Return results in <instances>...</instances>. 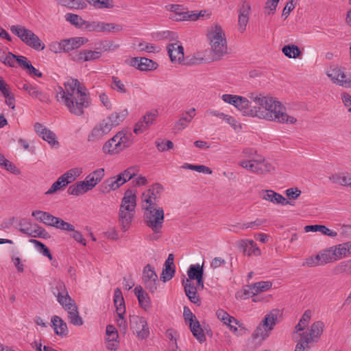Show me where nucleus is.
Segmentation results:
<instances>
[{"label": "nucleus", "instance_id": "f257e3e1", "mask_svg": "<svg viewBox=\"0 0 351 351\" xmlns=\"http://www.w3.org/2000/svg\"><path fill=\"white\" fill-rule=\"evenodd\" d=\"M56 100L75 116H82L90 104L87 88L78 80L69 78L55 89Z\"/></svg>", "mask_w": 351, "mask_h": 351}, {"label": "nucleus", "instance_id": "f03ea898", "mask_svg": "<svg viewBox=\"0 0 351 351\" xmlns=\"http://www.w3.org/2000/svg\"><path fill=\"white\" fill-rule=\"evenodd\" d=\"M251 99L258 106H256L254 117L278 123L294 124L296 123L297 119L289 115L285 106L276 98L259 95L255 97L252 95Z\"/></svg>", "mask_w": 351, "mask_h": 351}, {"label": "nucleus", "instance_id": "7ed1b4c3", "mask_svg": "<svg viewBox=\"0 0 351 351\" xmlns=\"http://www.w3.org/2000/svg\"><path fill=\"white\" fill-rule=\"evenodd\" d=\"M311 317V311L306 310L295 327L296 332L300 336L295 351L309 350L311 348V343H317L322 336L324 324L321 321L314 322L309 330H304L310 322Z\"/></svg>", "mask_w": 351, "mask_h": 351}, {"label": "nucleus", "instance_id": "20e7f679", "mask_svg": "<svg viewBox=\"0 0 351 351\" xmlns=\"http://www.w3.org/2000/svg\"><path fill=\"white\" fill-rule=\"evenodd\" d=\"M136 206V193L131 189L126 190L119 210V223L123 232L130 229L134 217Z\"/></svg>", "mask_w": 351, "mask_h": 351}, {"label": "nucleus", "instance_id": "39448f33", "mask_svg": "<svg viewBox=\"0 0 351 351\" xmlns=\"http://www.w3.org/2000/svg\"><path fill=\"white\" fill-rule=\"evenodd\" d=\"M207 37L210 46L212 60L217 61L228 53L226 34L222 27L215 24L208 29Z\"/></svg>", "mask_w": 351, "mask_h": 351}, {"label": "nucleus", "instance_id": "423d86ee", "mask_svg": "<svg viewBox=\"0 0 351 351\" xmlns=\"http://www.w3.org/2000/svg\"><path fill=\"white\" fill-rule=\"evenodd\" d=\"M279 315L280 311L278 308L272 309L266 314L264 319L254 331L252 334L253 338L259 341L266 339L276 325Z\"/></svg>", "mask_w": 351, "mask_h": 351}, {"label": "nucleus", "instance_id": "0eeeda50", "mask_svg": "<svg viewBox=\"0 0 351 351\" xmlns=\"http://www.w3.org/2000/svg\"><path fill=\"white\" fill-rule=\"evenodd\" d=\"M132 145L131 134L119 132L112 138L106 141L102 147L106 154H118Z\"/></svg>", "mask_w": 351, "mask_h": 351}, {"label": "nucleus", "instance_id": "6e6552de", "mask_svg": "<svg viewBox=\"0 0 351 351\" xmlns=\"http://www.w3.org/2000/svg\"><path fill=\"white\" fill-rule=\"evenodd\" d=\"M10 31L28 47L37 50L43 51L45 48V44L39 37L32 30L21 25H12Z\"/></svg>", "mask_w": 351, "mask_h": 351}, {"label": "nucleus", "instance_id": "1a4fd4ad", "mask_svg": "<svg viewBox=\"0 0 351 351\" xmlns=\"http://www.w3.org/2000/svg\"><path fill=\"white\" fill-rule=\"evenodd\" d=\"M145 209L149 210L146 215V224L153 232H160L164 222V210L162 208H153L147 206Z\"/></svg>", "mask_w": 351, "mask_h": 351}, {"label": "nucleus", "instance_id": "9d476101", "mask_svg": "<svg viewBox=\"0 0 351 351\" xmlns=\"http://www.w3.org/2000/svg\"><path fill=\"white\" fill-rule=\"evenodd\" d=\"M130 326L138 338L144 339L149 337V330L147 322L143 317L136 315H130Z\"/></svg>", "mask_w": 351, "mask_h": 351}, {"label": "nucleus", "instance_id": "9b49d317", "mask_svg": "<svg viewBox=\"0 0 351 351\" xmlns=\"http://www.w3.org/2000/svg\"><path fill=\"white\" fill-rule=\"evenodd\" d=\"M143 281L145 287L150 292L154 293L157 289L158 276L153 267L147 264L143 271Z\"/></svg>", "mask_w": 351, "mask_h": 351}, {"label": "nucleus", "instance_id": "f8f14e48", "mask_svg": "<svg viewBox=\"0 0 351 351\" xmlns=\"http://www.w3.org/2000/svg\"><path fill=\"white\" fill-rule=\"evenodd\" d=\"M34 130L38 136L52 147H59L56 134L40 123H36Z\"/></svg>", "mask_w": 351, "mask_h": 351}, {"label": "nucleus", "instance_id": "ddd939ff", "mask_svg": "<svg viewBox=\"0 0 351 351\" xmlns=\"http://www.w3.org/2000/svg\"><path fill=\"white\" fill-rule=\"evenodd\" d=\"M111 131L110 127L107 122L104 120L96 125L88 136V141L97 142Z\"/></svg>", "mask_w": 351, "mask_h": 351}, {"label": "nucleus", "instance_id": "4468645a", "mask_svg": "<svg viewBox=\"0 0 351 351\" xmlns=\"http://www.w3.org/2000/svg\"><path fill=\"white\" fill-rule=\"evenodd\" d=\"M162 191L163 186L161 184L156 183L152 185L148 190L143 193V201L145 202L149 207L152 206L155 204L154 201L160 198Z\"/></svg>", "mask_w": 351, "mask_h": 351}, {"label": "nucleus", "instance_id": "2eb2a0df", "mask_svg": "<svg viewBox=\"0 0 351 351\" xmlns=\"http://www.w3.org/2000/svg\"><path fill=\"white\" fill-rule=\"evenodd\" d=\"M124 184L121 176H116L105 180L99 186V192L105 194L115 191Z\"/></svg>", "mask_w": 351, "mask_h": 351}, {"label": "nucleus", "instance_id": "dca6fc26", "mask_svg": "<svg viewBox=\"0 0 351 351\" xmlns=\"http://www.w3.org/2000/svg\"><path fill=\"white\" fill-rule=\"evenodd\" d=\"M251 10V5L249 2L245 1L242 3L239 10L238 25L239 30L243 33L246 29L247 24L249 21V15Z\"/></svg>", "mask_w": 351, "mask_h": 351}, {"label": "nucleus", "instance_id": "f3484780", "mask_svg": "<svg viewBox=\"0 0 351 351\" xmlns=\"http://www.w3.org/2000/svg\"><path fill=\"white\" fill-rule=\"evenodd\" d=\"M130 65L141 71H152L157 68V63L146 58H133L130 60Z\"/></svg>", "mask_w": 351, "mask_h": 351}, {"label": "nucleus", "instance_id": "a211bd4d", "mask_svg": "<svg viewBox=\"0 0 351 351\" xmlns=\"http://www.w3.org/2000/svg\"><path fill=\"white\" fill-rule=\"evenodd\" d=\"M327 75L335 84L346 88L351 87V80H342L339 78V75L343 76V71L338 66H331L327 71Z\"/></svg>", "mask_w": 351, "mask_h": 351}, {"label": "nucleus", "instance_id": "6ab92c4d", "mask_svg": "<svg viewBox=\"0 0 351 351\" xmlns=\"http://www.w3.org/2000/svg\"><path fill=\"white\" fill-rule=\"evenodd\" d=\"M184 292L189 300L193 304L199 306L201 304L200 298L197 294V288L189 280H183Z\"/></svg>", "mask_w": 351, "mask_h": 351}, {"label": "nucleus", "instance_id": "aec40b11", "mask_svg": "<svg viewBox=\"0 0 351 351\" xmlns=\"http://www.w3.org/2000/svg\"><path fill=\"white\" fill-rule=\"evenodd\" d=\"M239 247L243 251V252L248 256L252 255L258 256L261 254L260 248L257 246L256 243L253 240H241L239 242Z\"/></svg>", "mask_w": 351, "mask_h": 351}, {"label": "nucleus", "instance_id": "412c9836", "mask_svg": "<svg viewBox=\"0 0 351 351\" xmlns=\"http://www.w3.org/2000/svg\"><path fill=\"white\" fill-rule=\"evenodd\" d=\"M52 292L56 297L57 301L62 303L63 300H69L70 301V296L68 293L67 289L64 283L62 281L58 280L55 282L52 287Z\"/></svg>", "mask_w": 351, "mask_h": 351}, {"label": "nucleus", "instance_id": "4be33fe9", "mask_svg": "<svg viewBox=\"0 0 351 351\" xmlns=\"http://www.w3.org/2000/svg\"><path fill=\"white\" fill-rule=\"evenodd\" d=\"M167 52L172 62H180L184 59V48L178 43H172L168 45Z\"/></svg>", "mask_w": 351, "mask_h": 351}, {"label": "nucleus", "instance_id": "5701e85b", "mask_svg": "<svg viewBox=\"0 0 351 351\" xmlns=\"http://www.w3.org/2000/svg\"><path fill=\"white\" fill-rule=\"evenodd\" d=\"M114 303L116 306V311L119 317V319H124L125 313V302L122 295V292L119 288H116L114 292Z\"/></svg>", "mask_w": 351, "mask_h": 351}, {"label": "nucleus", "instance_id": "b1692460", "mask_svg": "<svg viewBox=\"0 0 351 351\" xmlns=\"http://www.w3.org/2000/svg\"><path fill=\"white\" fill-rule=\"evenodd\" d=\"M234 106L241 113L245 116H250L254 117L256 114V106L252 107L249 100L243 97H241V100L237 101Z\"/></svg>", "mask_w": 351, "mask_h": 351}, {"label": "nucleus", "instance_id": "393cba45", "mask_svg": "<svg viewBox=\"0 0 351 351\" xmlns=\"http://www.w3.org/2000/svg\"><path fill=\"white\" fill-rule=\"evenodd\" d=\"M101 56V51L85 49L77 52L74 60L77 62L94 61L99 59Z\"/></svg>", "mask_w": 351, "mask_h": 351}, {"label": "nucleus", "instance_id": "a878e982", "mask_svg": "<svg viewBox=\"0 0 351 351\" xmlns=\"http://www.w3.org/2000/svg\"><path fill=\"white\" fill-rule=\"evenodd\" d=\"M20 232L31 237L46 238L47 232L39 226L34 224L27 227H21Z\"/></svg>", "mask_w": 351, "mask_h": 351}, {"label": "nucleus", "instance_id": "bb28decb", "mask_svg": "<svg viewBox=\"0 0 351 351\" xmlns=\"http://www.w3.org/2000/svg\"><path fill=\"white\" fill-rule=\"evenodd\" d=\"M134 292L136 296L138 303L141 308L145 311H148L151 308L150 298L148 294L144 291L141 286H137L134 288Z\"/></svg>", "mask_w": 351, "mask_h": 351}, {"label": "nucleus", "instance_id": "cd10ccee", "mask_svg": "<svg viewBox=\"0 0 351 351\" xmlns=\"http://www.w3.org/2000/svg\"><path fill=\"white\" fill-rule=\"evenodd\" d=\"M263 199L269 201L275 204L287 205L291 204L289 201L287 200L281 194L275 192L273 190H265L264 191Z\"/></svg>", "mask_w": 351, "mask_h": 351}, {"label": "nucleus", "instance_id": "c85d7f7f", "mask_svg": "<svg viewBox=\"0 0 351 351\" xmlns=\"http://www.w3.org/2000/svg\"><path fill=\"white\" fill-rule=\"evenodd\" d=\"M32 215L36 218V219L46 226L53 227L55 222L57 219L56 217L51 215L48 212L42 210H34L32 212Z\"/></svg>", "mask_w": 351, "mask_h": 351}, {"label": "nucleus", "instance_id": "c756f323", "mask_svg": "<svg viewBox=\"0 0 351 351\" xmlns=\"http://www.w3.org/2000/svg\"><path fill=\"white\" fill-rule=\"evenodd\" d=\"M169 10L172 12L169 16L173 21H182L186 20L187 10L182 5L172 4L169 5Z\"/></svg>", "mask_w": 351, "mask_h": 351}, {"label": "nucleus", "instance_id": "7c9ffc66", "mask_svg": "<svg viewBox=\"0 0 351 351\" xmlns=\"http://www.w3.org/2000/svg\"><path fill=\"white\" fill-rule=\"evenodd\" d=\"M86 40H87L83 37H73L62 40L64 52H69L79 48L83 45L86 42Z\"/></svg>", "mask_w": 351, "mask_h": 351}, {"label": "nucleus", "instance_id": "2f4dec72", "mask_svg": "<svg viewBox=\"0 0 351 351\" xmlns=\"http://www.w3.org/2000/svg\"><path fill=\"white\" fill-rule=\"evenodd\" d=\"M328 179L333 184L351 187V173L348 172L333 173Z\"/></svg>", "mask_w": 351, "mask_h": 351}, {"label": "nucleus", "instance_id": "473e14b6", "mask_svg": "<svg viewBox=\"0 0 351 351\" xmlns=\"http://www.w3.org/2000/svg\"><path fill=\"white\" fill-rule=\"evenodd\" d=\"M104 169H97L89 173L85 178V182L92 190L95 186L99 183L104 177Z\"/></svg>", "mask_w": 351, "mask_h": 351}, {"label": "nucleus", "instance_id": "72a5a7b5", "mask_svg": "<svg viewBox=\"0 0 351 351\" xmlns=\"http://www.w3.org/2000/svg\"><path fill=\"white\" fill-rule=\"evenodd\" d=\"M337 261L348 257L351 254V241L333 245Z\"/></svg>", "mask_w": 351, "mask_h": 351}, {"label": "nucleus", "instance_id": "f704fd0d", "mask_svg": "<svg viewBox=\"0 0 351 351\" xmlns=\"http://www.w3.org/2000/svg\"><path fill=\"white\" fill-rule=\"evenodd\" d=\"M127 115L128 110H123L121 112L112 113L109 117L104 119V121L108 123L112 130L114 127L119 125L125 119Z\"/></svg>", "mask_w": 351, "mask_h": 351}, {"label": "nucleus", "instance_id": "c9c22d12", "mask_svg": "<svg viewBox=\"0 0 351 351\" xmlns=\"http://www.w3.org/2000/svg\"><path fill=\"white\" fill-rule=\"evenodd\" d=\"M91 191L85 180L77 182L71 185L68 189V193L69 195L79 196Z\"/></svg>", "mask_w": 351, "mask_h": 351}, {"label": "nucleus", "instance_id": "e433bc0d", "mask_svg": "<svg viewBox=\"0 0 351 351\" xmlns=\"http://www.w3.org/2000/svg\"><path fill=\"white\" fill-rule=\"evenodd\" d=\"M51 323L52 326L54 329L55 333L57 335L60 336H65L68 332L67 325L63 321L62 318H60L58 315H53L51 317Z\"/></svg>", "mask_w": 351, "mask_h": 351}, {"label": "nucleus", "instance_id": "4c0bfd02", "mask_svg": "<svg viewBox=\"0 0 351 351\" xmlns=\"http://www.w3.org/2000/svg\"><path fill=\"white\" fill-rule=\"evenodd\" d=\"M195 115V109L191 108L189 110L185 112V113L182 114V116L180 118V119L176 123L175 128L176 129L180 130L185 128L189 123L191 121L192 119Z\"/></svg>", "mask_w": 351, "mask_h": 351}, {"label": "nucleus", "instance_id": "58836bf2", "mask_svg": "<svg viewBox=\"0 0 351 351\" xmlns=\"http://www.w3.org/2000/svg\"><path fill=\"white\" fill-rule=\"evenodd\" d=\"M318 256H319V258L322 265L337 261V258L335 255V250L332 246L321 251L318 253Z\"/></svg>", "mask_w": 351, "mask_h": 351}, {"label": "nucleus", "instance_id": "ea45409f", "mask_svg": "<svg viewBox=\"0 0 351 351\" xmlns=\"http://www.w3.org/2000/svg\"><path fill=\"white\" fill-rule=\"evenodd\" d=\"M332 273L335 276L341 274L351 275V259L341 261L335 265L332 269Z\"/></svg>", "mask_w": 351, "mask_h": 351}, {"label": "nucleus", "instance_id": "a19ab883", "mask_svg": "<svg viewBox=\"0 0 351 351\" xmlns=\"http://www.w3.org/2000/svg\"><path fill=\"white\" fill-rule=\"evenodd\" d=\"M305 232H320L323 234L330 237H335L337 235V232L328 228L326 226L324 225H308L304 227Z\"/></svg>", "mask_w": 351, "mask_h": 351}, {"label": "nucleus", "instance_id": "79ce46f5", "mask_svg": "<svg viewBox=\"0 0 351 351\" xmlns=\"http://www.w3.org/2000/svg\"><path fill=\"white\" fill-rule=\"evenodd\" d=\"M189 326L193 335L199 342H204L206 340L205 335L197 319L193 322H190Z\"/></svg>", "mask_w": 351, "mask_h": 351}, {"label": "nucleus", "instance_id": "37998d69", "mask_svg": "<svg viewBox=\"0 0 351 351\" xmlns=\"http://www.w3.org/2000/svg\"><path fill=\"white\" fill-rule=\"evenodd\" d=\"M216 315L217 318L226 325L229 324L230 323H234L239 327H241L242 326V324H241L238 319L232 316H230L226 311L222 309L217 310L216 312Z\"/></svg>", "mask_w": 351, "mask_h": 351}, {"label": "nucleus", "instance_id": "c03bdc74", "mask_svg": "<svg viewBox=\"0 0 351 351\" xmlns=\"http://www.w3.org/2000/svg\"><path fill=\"white\" fill-rule=\"evenodd\" d=\"M255 162H258V169H261V171H258L260 175L266 174L274 170V167L266 161L262 156H257Z\"/></svg>", "mask_w": 351, "mask_h": 351}, {"label": "nucleus", "instance_id": "a18cd8bd", "mask_svg": "<svg viewBox=\"0 0 351 351\" xmlns=\"http://www.w3.org/2000/svg\"><path fill=\"white\" fill-rule=\"evenodd\" d=\"M282 53L289 58H298L301 55V51L295 45H285L282 49Z\"/></svg>", "mask_w": 351, "mask_h": 351}, {"label": "nucleus", "instance_id": "49530a36", "mask_svg": "<svg viewBox=\"0 0 351 351\" xmlns=\"http://www.w3.org/2000/svg\"><path fill=\"white\" fill-rule=\"evenodd\" d=\"M187 275L189 276V278H186V280H195L200 276H204V269H203V265L200 266L199 265H191L188 271H187Z\"/></svg>", "mask_w": 351, "mask_h": 351}, {"label": "nucleus", "instance_id": "de8ad7c7", "mask_svg": "<svg viewBox=\"0 0 351 351\" xmlns=\"http://www.w3.org/2000/svg\"><path fill=\"white\" fill-rule=\"evenodd\" d=\"M256 159L251 158L250 160H241L239 162V165L252 173L258 174V171H261V169H258V162H254L256 161Z\"/></svg>", "mask_w": 351, "mask_h": 351}, {"label": "nucleus", "instance_id": "09e8293b", "mask_svg": "<svg viewBox=\"0 0 351 351\" xmlns=\"http://www.w3.org/2000/svg\"><path fill=\"white\" fill-rule=\"evenodd\" d=\"M139 171V168L138 166H132L124 170L123 172L118 174L121 176L122 181L124 182H127L128 181L132 179Z\"/></svg>", "mask_w": 351, "mask_h": 351}, {"label": "nucleus", "instance_id": "8fccbe9b", "mask_svg": "<svg viewBox=\"0 0 351 351\" xmlns=\"http://www.w3.org/2000/svg\"><path fill=\"white\" fill-rule=\"evenodd\" d=\"M90 5L97 9H110L114 7L112 0H86Z\"/></svg>", "mask_w": 351, "mask_h": 351}, {"label": "nucleus", "instance_id": "3c124183", "mask_svg": "<svg viewBox=\"0 0 351 351\" xmlns=\"http://www.w3.org/2000/svg\"><path fill=\"white\" fill-rule=\"evenodd\" d=\"M67 185L68 182H65L62 176H60L54 183L52 184L49 190L45 192V195H51L59 190L63 189Z\"/></svg>", "mask_w": 351, "mask_h": 351}, {"label": "nucleus", "instance_id": "603ef678", "mask_svg": "<svg viewBox=\"0 0 351 351\" xmlns=\"http://www.w3.org/2000/svg\"><path fill=\"white\" fill-rule=\"evenodd\" d=\"M174 274L175 265L165 263L160 277L161 280L165 282L169 281L173 277Z\"/></svg>", "mask_w": 351, "mask_h": 351}, {"label": "nucleus", "instance_id": "864d4df0", "mask_svg": "<svg viewBox=\"0 0 351 351\" xmlns=\"http://www.w3.org/2000/svg\"><path fill=\"white\" fill-rule=\"evenodd\" d=\"M82 170L79 168H73L63 175H62V178L64 180L65 182H68V184L73 182L82 173Z\"/></svg>", "mask_w": 351, "mask_h": 351}, {"label": "nucleus", "instance_id": "5fc2aeb1", "mask_svg": "<svg viewBox=\"0 0 351 351\" xmlns=\"http://www.w3.org/2000/svg\"><path fill=\"white\" fill-rule=\"evenodd\" d=\"M119 47V45H115L112 41L110 40H103L101 41L96 48L97 51H101L102 53L103 51H107L110 50H115Z\"/></svg>", "mask_w": 351, "mask_h": 351}, {"label": "nucleus", "instance_id": "6e6d98bb", "mask_svg": "<svg viewBox=\"0 0 351 351\" xmlns=\"http://www.w3.org/2000/svg\"><path fill=\"white\" fill-rule=\"evenodd\" d=\"M29 242L35 245L38 252L48 257L50 260L52 259V255L50 253L49 250L44 243L36 239H30Z\"/></svg>", "mask_w": 351, "mask_h": 351}, {"label": "nucleus", "instance_id": "4d7b16f0", "mask_svg": "<svg viewBox=\"0 0 351 351\" xmlns=\"http://www.w3.org/2000/svg\"><path fill=\"white\" fill-rule=\"evenodd\" d=\"M111 88L120 93H126L127 89L123 82L119 80L117 77H112V83L110 85Z\"/></svg>", "mask_w": 351, "mask_h": 351}, {"label": "nucleus", "instance_id": "13d9d810", "mask_svg": "<svg viewBox=\"0 0 351 351\" xmlns=\"http://www.w3.org/2000/svg\"><path fill=\"white\" fill-rule=\"evenodd\" d=\"M29 95L33 97L39 99L42 102L47 103L49 101V95L39 90L36 86L34 87L33 90H32Z\"/></svg>", "mask_w": 351, "mask_h": 351}, {"label": "nucleus", "instance_id": "bf43d9fd", "mask_svg": "<svg viewBox=\"0 0 351 351\" xmlns=\"http://www.w3.org/2000/svg\"><path fill=\"white\" fill-rule=\"evenodd\" d=\"M272 286L270 281H260L252 284V289H255L257 294L260 292L266 291L269 290Z\"/></svg>", "mask_w": 351, "mask_h": 351}, {"label": "nucleus", "instance_id": "052dcab7", "mask_svg": "<svg viewBox=\"0 0 351 351\" xmlns=\"http://www.w3.org/2000/svg\"><path fill=\"white\" fill-rule=\"evenodd\" d=\"M53 227H55L56 228L64 230V231H67V232H71L72 230H74V226L72 224H71L68 222H66L64 220H62V219L58 218V217H57V219L55 222V225Z\"/></svg>", "mask_w": 351, "mask_h": 351}, {"label": "nucleus", "instance_id": "680f3d73", "mask_svg": "<svg viewBox=\"0 0 351 351\" xmlns=\"http://www.w3.org/2000/svg\"><path fill=\"white\" fill-rule=\"evenodd\" d=\"M123 29L121 25L103 22L102 32H119Z\"/></svg>", "mask_w": 351, "mask_h": 351}, {"label": "nucleus", "instance_id": "e2e57ef3", "mask_svg": "<svg viewBox=\"0 0 351 351\" xmlns=\"http://www.w3.org/2000/svg\"><path fill=\"white\" fill-rule=\"evenodd\" d=\"M62 302L60 303V304L62 305L63 308L66 311H67L68 315L78 309L74 300H73L71 297H70V301L69 300H66V301L63 300Z\"/></svg>", "mask_w": 351, "mask_h": 351}, {"label": "nucleus", "instance_id": "0e129e2a", "mask_svg": "<svg viewBox=\"0 0 351 351\" xmlns=\"http://www.w3.org/2000/svg\"><path fill=\"white\" fill-rule=\"evenodd\" d=\"M65 18L67 21L76 27H81L84 22L80 16L75 14L68 13L65 15Z\"/></svg>", "mask_w": 351, "mask_h": 351}, {"label": "nucleus", "instance_id": "69168bd1", "mask_svg": "<svg viewBox=\"0 0 351 351\" xmlns=\"http://www.w3.org/2000/svg\"><path fill=\"white\" fill-rule=\"evenodd\" d=\"M176 38V33L171 31H163L158 32L155 34V38L156 40H173Z\"/></svg>", "mask_w": 351, "mask_h": 351}, {"label": "nucleus", "instance_id": "338daca9", "mask_svg": "<svg viewBox=\"0 0 351 351\" xmlns=\"http://www.w3.org/2000/svg\"><path fill=\"white\" fill-rule=\"evenodd\" d=\"M70 322L75 326H82L83 324L82 318L80 316L78 309L69 314Z\"/></svg>", "mask_w": 351, "mask_h": 351}, {"label": "nucleus", "instance_id": "774afa93", "mask_svg": "<svg viewBox=\"0 0 351 351\" xmlns=\"http://www.w3.org/2000/svg\"><path fill=\"white\" fill-rule=\"evenodd\" d=\"M318 254L315 256H310L307 258H306L305 261L303 263V266L306 267H316L319 265H322L320 263V259L319 258Z\"/></svg>", "mask_w": 351, "mask_h": 351}]
</instances>
